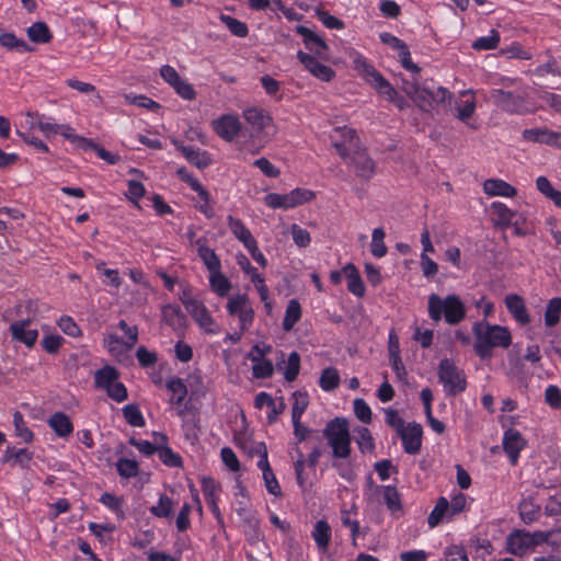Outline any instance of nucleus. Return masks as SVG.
<instances>
[{
  "label": "nucleus",
  "mask_w": 561,
  "mask_h": 561,
  "mask_svg": "<svg viewBox=\"0 0 561 561\" xmlns=\"http://www.w3.org/2000/svg\"><path fill=\"white\" fill-rule=\"evenodd\" d=\"M493 102L507 112H515L519 106L520 99L510 91L494 89L491 91Z\"/></svg>",
  "instance_id": "25"
},
{
  "label": "nucleus",
  "mask_w": 561,
  "mask_h": 561,
  "mask_svg": "<svg viewBox=\"0 0 561 561\" xmlns=\"http://www.w3.org/2000/svg\"><path fill=\"white\" fill-rule=\"evenodd\" d=\"M10 332L13 340L23 343L27 347H32L38 337V331L32 327L31 320L13 322L10 325Z\"/></svg>",
  "instance_id": "17"
},
{
  "label": "nucleus",
  "mask_w": 561,
  "mask_h": 561,
  "mask_svg": "<svg viewBox=\"0 0 561 561\" xmlns=\"http://www.w3.org/2000/svg\"><path fill=\"white\" fill-rule=\"evenodd\" d=\"M13 425L15 436L21 438L24 443H30L33 439V432L27 427L23 415L16 411L13 413Z\"/></svg>",
  "instance_id": "41"
},
{
  "label": "nucleus",
  "mask_w": 561,
  "mask_h": 561,
  "mask_svg": "<svg viewBox=\"0 0 561 561\" xmlns=\"http://www.w3.org/2000/svg\"><path fill=\"white\" fill-rule=\"evenodd\" d=\"M234 511L249 528H251L253 530L257 529L259 520H257L254 512L249 507L248 501L239 502L238 506L234 508Z\"/></svg>",
  "instance_id": "40"
},
{
  "label": "nucleus",
  "mask_w": 561,
  "mask_h": 561,
  "mask_svg": "<svg viewBox=\"0 0 561 561\" xmlns=\"http://www.w3.org/2000/svg\"><path fill=\"white\" fill-rule=\"evenodd\" d=\"M117 470L122 477H135L138 472V465L133 458H119L116 463Z\"/></svg>",
  "instance_id": "51"
},
{
  "label": "nucleus",
  "mask_w": 561,
  "mask_h": 561,
  "mask_svg": "<svg viewBox=\"0 0 561 561\" xmlns=\"http://www.w3.org/2000/svg\"><path fill=\"white\" fill-rule=\"evenodd\" d=\"M274 373V366L270 359L256 362L252 366V374L254 378L265 379L270 378Z\"/></svg>",
  "instance_id": "50"
},
{
  "label": "nucleus",
  "mask_w": 561,
  "mask_h": 561,
  "mask_svg": "<svg viewBox=\"0 0 561 561\" xmlns=\"http://www.w3.org/2000/svg\"><path fill=\"white\" fill-rule=\"evenodd\" d=\"M545 400L553 409L561 407V391L554 386L550 385L545 391Z\"/></svg>",
  "instance_id": "64"
},
{
  "label": "nucleus",
  "mask_w": 561,
  "mask_h": 561,
  "mask_svg": "<svg viewBox=\"0 0 561 561\" xmlns=\"http://www.w3.org/2000/svg\"><path fill=\"white\" fill-rule=\"evenodd\" d=\"M220 20L233 35L238 37H245L248 35L249 30L245 23L225 14L220 15Z\"/></svg>",
  "instance_id": "46"
},
{
  "label": "nucleus",
  "mask_w": 561,
  "mask_h": 561,
  "mask_svg": "<svg viewBox=\"0 0 561 561\" xmlns=\"http://www.w3.org/2000/svg\"><path fill=\"white\" fill-rule=\"evenodd\" d=\"M476 337L474 351L482 358H491L494 347L507 348L512 343V335L507 328L490 324L486 321L476 322L472 327Z\"/></svg>",
  "instance_id": "1"
},
{
  "label": "nucleus",
  "mask_w": 561,
  "mask_h": 561,
  "mask_svg": "<svg viewBox=\"0 0 561 561\" xmlns=\"http://www.w3.org/2000/svg\"><path fill=\"white\" fill-rule=\"evenodd\" d=\"M428 316L438 322L444 317L448 324H457L466 317V308L461 299L456 295H449L440 298L437 294L428 297Z\"/></svg>",
  "instance_id": "3"
},
{
  "label": "nucleus",
  "mask_w": 561,
  "mask_h": 561,
  "mask_svg": "<svg viewBox=\"0 0 561 561\" xmlns=\"http://www.w3.org/2000/svg\"><path fill=\"white\" fill-rule=\"evenodd\" d=\"M505 306L518 323L525 325L530 322V317L526 309L525 301L519 295H507L505 298Z\"/></svg>",
  "instance_id": "20"
},
{
  "label": "nucleus",
  "mask_w": 561,
  "mask_h": 561,
  "mask_svg": "<svg viewBox=\"0 0 561 561\" xmlns=\"http://www.w3.org/2000/svg\"><path fill=\"white\" fill-rule=\"evenodd\" d=\"M503 446L508 456H518L525 446V439L519 432L508 430L504 434Z\"/></svg>",
  "instance_id": "30"
},
{
  "label": "nucleus",
  "mask_w": 561,
  "mask_h": 561,
  "mask_svg": "<svg viewBox=\"0 0 561 561\" xmlns=\"http://www.w3.org/2000/svg\"><path fill=\"white\" fill-rule=\"evenodd\" d=\"M178 175L184 182H186L193 191H195L199 197H206V190L186 169L181 168L178 170Z\"/></svg>",
  "instance_id": "54"
},
{
  "label": "nucleus",
  "mask_w": 561,
  "mask_h": 561,
  "mask_svg": "<svg viewBox=\"0 0 561 561\" xmlns=\"http://www.w3.org/2000/svg\"><path fill=\"white\" fill-rule=\"evenodd\" d=\"M48 424L61 437L69 435L73 430L70 419L62 412L53 414L48 420Z\"/></svg>",
  "instance_id": "32"
},
{
  "label": "nucleus",
  "mask_w": 561,
  "mask_h": 561,
  "mask_svg": "<svg viewBox=\"0 0 561 561\" xmlns=\"http://www.w3.org/2000/svg\"><path fill=\"white\" fill-rule=\"evenodd\" d=\"M401 90L413 101L422 111L428 112L432 103H445L450 101L453 94L443 87L432 88L428 84L420 85L417 79L402 80Z\"/></svg>",
  "instance_id": "2"
},
{
  "label": "nucleus",
  "mask_w": 561,
  "mask_h": 561,
  "mask_svg": "<svg viewBox=\"0 0 561 561\" xmlns=\"http://www.w3.org/2000/svg\"><path fill=\"white\" fill-rule=\"evenodd\" d=\"M300 368V356L297 352H291L288 355L286 367L284 371L285 379L287 381H294L298 374Z\"/></svg>",
  "instance_id": "48"
},
{
  "label": "nucleus",
  "mask_w": 561,
  "mask_h": 561,
  "mask_svg": "<svg viewBox=\"0 0 561 561\" xmlns=\"http://www.w3.org/2000/svg\"><path fill=\"white\" fill-rule=\"evenodd\" d=\"M291 236L296 245L300 248H306L311 242V237L308 230L301 228L300 226L294 224L291 226Z\"/></svg>",
  "instance_id": "57"
},
{
  "label": "nucleus",
  "mask_w": 561,
  "mask_h": 561,
  "mask_svg": "<svg viewBox=\"0 0 561 561\" xmlns=\"http://www.w3.org/2000/svg\"><path fill=\"white\" fill-rule=\"evenodd\" d=\"M343 274L347 280V289L358 298L365 295V285L356 266L348 263L343 267Z\"/></svg>",
  "instance_id": "24"
},
{
  "label": "nucleus",
  "mask_w": 561,
  "mask_h": 561,
  "mask_svg": "<svg viewBox=\"0 0 561 561\" xmlns=\"http://www.w3.org/2000/svg\"><path fill=\"white\" fill-rule=\"evenodd\" d=\"M151 444L154 445V453L159 456H175L167 446V436L162 433H153Z\"/></svg>",
  "instance_id": "58"
},
{
  "label": "nucleus",
  "mask_w": 561,
  "mask_h": 561,
  "mask_svg": "<svg viewBox=\"0 0 561 561\" xmlns=\"http://www.w3.org/2000/svg\"><path fill=\"white\" fill-rule=\"evenodd\" d=\"M484 194L488 196L515 197L517 190L502 179H488L482 185Z\"/></svg>",
  "instance_id": "19"
},
{
  "label": "nucleus",
  "mask_w": 561,
  "mask_h": 561,
  "mask_svg": "<svg viewBox=\"0 0 561 561\" xmlns=\"http://www.w3.org/2000/svg\"><path fill=\"white\" fill-rule=\"evenodd\" d=\"M104 345L113 356L123 355L131 350L130 347L126 346L125 341L114 334L107 335V337L104 340Z\"/></svg>",
  "instance_id": "47"
},
{
  "label": "nucleus",
  "mask_w": 561,
  "mask_h": 561,
  "mask_svg": "<svg viewBox=\"0 0 561 561\" xmlns=\"http://www.w3.org/2000/svg\"><path fill=\"white\" fill-rule=\"evenodd\" d=\"M385 231L381 228H375L371 234L370 251L376 257H382L387 253V247L383 242Z\"/></svg>",
  "instance_id": "44"
},
{
  "label": "nucleus",
  "mask_w": 561,
  "mask_h": 561,
  "mask_svg": "<svg viewBox=\"0 0 561 561\" xmlns=\"http://www.w3.org/2000/svg\"><path fill=\"white\" fill-rule=\"evenodd\" d=\"M58 327L65 334L69 336L76 337L81 334V330L78 324L73 321L72 318L68 316H64L59 319Z\"/></svg>",
  "instance_id": "59"
},
{
  "label": "nucleus",
  "mask_w": 561,
  "mask_h": 561,
  "mask_svg": "<svg viewBox=\"0 0 561 561\" xmlns=\"http://www.w3.org/2000/svg\"><path fill=\"white\" fill-rule=\"evenodd\" d=\"M227 310L229 314L238 317L241 333L250 329L254 319V310L245 295L229 297Z\"/></svg>",
  "instance_id": "8"
},
{
  "label": "nucleus",
  "mask_w": 561,
  "mask_h": 561,
  "mask_svg": "<svg viewBox=\"0 0 561 561\" xmlns=\"http://www.w3.org/2000/svg\"><path fill=\"white\" fill-rule=\"evenodd\" d=\"M172 501L167 496H160L157 505L150 508V512L157 517H168L172 511Z\"/></svg>",
  "instance_id": "61"
},
{
  "label": "nucleus",
  "mask_w": 561,
  "mask_h": 561,
  "mask_svg": "<svg viewBox=\"0 0 561 561\" xmlns=\"http://www.w3.org/2000/svg\"><path fill=\"white\" fill-rule=\"evenodd\" d=\"M330 139L337 154L343 160H346L351 154V151L356 149L358 146V139L355 130L346 126L334 128L330 135Z\"/></svg>",
  "instance_id": "9"
},
{
  "label": "nucleus",
  "mask_w": 561,
  "mask_h": 561,
  "mask_svg": "<svg viewBox=\"0 0 561 561\" xmlns=\"http://www.w3.org/2000/svg\"><path fill=\"white\" fill-rule=\"evenodd\" d=\"M405 453L415 454L419 451L422 442V426L417 423L405 424L398 433Z\"/></svg>",
  "instance_id": "16"
},
{
  "label": "nucleus",
  "mask_w": 561,
  "mask_h": 561,
  "mask_svg": "<svg viewBox=\"0 0 561 561\" xmlns=\"http://www.w3.org/2000/svg\"><path fill=\"white\" fill-rule=\"evenodd\" d=\"M296 32L302 37L304 45L309 50L308 54L324 61L330 59L329 46L321 36L304 25H297Z\"/></svg>",
  "instance_id": "10"
},
{
  "label": "nucleus",
  "mask_w": 561,
  "mask_h": 561,
  "mask_svg": "<svg viewBox=\"0 0 561 561\" xmlns=\"http://www.w3.org/2000/svg\"><path fill=\"white\" fill-rule=\"evenodd\" d=\"M243 118L252 129V137H261L264 130L273 124V118L259 107L245 108Z\"/></svg>",
  "instance_id": "15"
},
{
  "label": "nucleus",
  "mask_w": 561,
  "mask_h": 561,
  "mask_svg": "<svg viewBox=\"0 0 561 561\" xmlns=\"http://www.w3.org/2000/svg\"><path fill=\"white\" fill-rule=\"evenodd\" d=\"M314 193L307 188H295L287 193V202L289 208H294L301 204L308 203L314 198Z\"/></svg>",
  "instance_id": "39"
},
{
  "label": "nucleus",
  "mask_w": 561,
  "mask_h": 561,
  "mask_svg": "<svg viewBox=\"0 0 561 561\" xmlns=\"http://www.w3.org/2000/svg\"><path fill=\"white\" fill-rule=\"evenodd\" d=\"M324 436L334 456H348L351 453L350 424L346 419L335 417L324 428Z\"/></svg>",
  "instance_id": "6"
},
{
  "label": "nucleus",
  "mask_w": 561,
  "mask_h": 561,
  "mask_svg": "<svg viewBox=\"0 0 561 561\" xmlns=\"http://www.w3.org/2000/svg\"><path fill=\"white\" fill-rule=\"evenodd\" d=\"M354 412L358 420L363 423H370L371 410L364 399L357 398L353 402Z\"/></svg>",
  "instance_id": "56"
},
{
  "label": "nucleus",
  "mask_w": 561,
  "mask_h": 561,
  "mask_svg": "<svg viewBox=\"0 0 561 561\" xmlns=\"http://www.w3.org/2000/svg\"><path fill=\"white\" fill-rule=\"evenodd\" d=\"M311 537L318 550L322 553L327 552L331 542V526L323 519L318 520L311 531Z\"/></svg>",
  "instance_id": "22"
},
{
  "label": "nucleus",
  "mask_w": 561,
  "mask_h": 561,
  "mask_svg": "<svg viewBox=\"0 0 561 561\" xmlns=\"http://www.w3.org/2000/svg\"><path fill=\"white\" fill-rule=\"evenodd\" d=\"M0 45L9 50H31L28 45L23 39L18 38L13 33H2L0 35Z\"/></svg>",
  "instance_id": "42"
},
{
  "label": "nucleus",
  "mask_w": 561,
  "mask_h": 561,
  "mask_svg": "<svg viewBox=\"0 0 561 561\" xmlns=\"http://www.w3.org/2000/svg\"><path fill=\"white\" fill-rule=\"evenodd\" d=\"M561 298L554 297L549 300L545 311V323L547 327H554L560 320Z\"/></svg>",
  "instance_id": "38"
},
{
  "label": "nucleus",
  "mask_w": 561,
  "mask_h": 561,
  "mask_svg": "<svg viewBox=\"0 0 561 561\" xmlns=\"http://www.w3.org/2000/svg\"><path fill=\"white\" fill-rule=\"evenodd\" d=\"M136 357L139 362V365L142 367L153 366L158 360L157 353L149 351L145 346L138 347L136 352Z\"/></svg>",
  "instance_id": "60"
},
{
  "label": "nucleus",
  "mask_w": 561,
  "mask_h": 561,
  "mask_svg": "<svg viewBox=\"0 0 561 561\" xmlns=\"http://www.w3.org/2000/svg\"><path fill=\"white\" fill-rule=\"evenodd\" d=\"M215 133L226 141H232L241 130V122L234 114H225L211 122Z\"/></svg>",
  "instance_id": "13"
},
{
  "label": "nucleus",
  "mask_w": 561,
  "mask_h": 561,
  "mask_svg": "<svg viewBox=\"0 0 561 561\" xmlns=\"http://www.w3.org/2000/svg\"><path fill=\"white\" fill-rule=\"evenodd\" d=\"M500 43V33L495 30H491L490 34L477 38L472 43V48L476 50H491L495 49Z\"/></svg>",
  "instance_id": "43"
},
{
  "label": "nucleus",
  "mask_w": 561,
  "mask_h": 561,
  "mask_svg": "<svg viewBox=\"0 0 561 561\" xmlns=\"http://www.w3.org/2000/svg\"><path fill=\"white\" fill-rule=\"evenodd\" d=\"M227 222L232 234L244 245V248L255 241L254 237L241 219L229 215L227 217Z\"/></svg>",
  "instance_id": "28"
},
{
  "label": "nucleus",
  "mask_w": 561,
  "mask_h": 561,
  "mask_svg": "<svg viewBox=\"0 0 561 561\" xmlns=\"http://www.w3.org/2000/svg\"><path fill=\"white\" fill-rule=\"evenodd\" d=\"M439 382L446 396L453 397L463 392L467 388V378L462 369L448 358L440 360L437 369Z\"/></svg>",
  "instance_id": "5"
},
{
  "label": "nucleus",
  "mask_w": 561,
  "mask_h": 561,
  "mask_svg": "<svg viewBox=\"0 0 561 561\" xmlns=\"http://www.w3.org/2000/svg\"><path fill=\"white\" fill-rule=\"evenodd\" d=\"M197 254L207 267L208 272H216L217 270H221V263L217 254L213 249L207 245V240L205 238H199L195 241Z\"/></svg>",
  "instance_id": "21"
},
{
  "label": "nucleus",
  "mask_w": 561,
  "mask_h": 561,
  "mask_svg": "<svg viewBox=\"0 0 561 561\" xmlns=\"http://www.w3.org/2000/svg\"><path fill=\"white\" fill-rule=\"evenodd\" d=\"M125 420L133 426H142L144 417L139 408L135 404H127L123 408Z\"/></svg>",
  "instance_id": "52"
},
{
  "label": "nucleus",
  "mask_w": 561,
  "mask_h": 561,
  "mask_svg": "<svg viewBox=\"0 0 561 561\" xmlns=\"http://www.w3.org/2000/svg\"><path fill=\"white\" fill-rule=\"evenodd\" d=\"M64 339L57 334H48L45 335L42 340L43 348L49 354H56L59 351V347Z\"/></svg>",
  "instance_id": "63"
},
{
  "label": "nucleus",
  "mask_w": 561,
  "mask_h": 561,
  "mask_svg": "<svg viewBox=\"0 0 561 561\" xmlns=\"http://www.w3.org/2000/svg\"><path fill=\"white\" fill-rule=\"evenodd\" d=\"M553 533L516 530L507 537L506 548L513 554L523 556L536 546L549 541Z\"/></svg>",
  "instance_id": "7"
},
{
  "label": "nucleus",
  "mask_w": 561,
  "mask_h": 561,
  "mask_svg": "<svg viewBox=\"0 0 561 561\" xmlns=\"http://www.w3.org/2000/svg\"><path fill=\"white\" fill-rule=\"evenodd\" d=\"M178 149L190 163L197 167L198 169H206L213 162L210 154L207 151L182 145L178 146Z\"/></svg>",
  "instance_id": "23"
},
{
  "label": "nucleus",
  "mask_w": 561,
  "mask_h": 561,
  "mask_svg": "<svg viewBox=\"0 0 561 561\" xmlns=\"http://www.w3.org/2000/svg\"><path fill=\"white\" fill-rule=\"evenodd\" d=\"M209 285L210 288L220 297L226 296L231 288L230 282L221 273V270L209 273Z\"/></svg>",
  "instance_id": "33"
},
{
  "label": "nucleus",
  "mask_w": 561,
  "mask_h": 561,
  "mask_svg": "<svg viewBox=\"0 0 561 561\" xmlns=\"http://www.w3.org/2000/svg\"><path fill=\"white\" fill-rule=\"evenodd\" d=\"M167 388L172 393L171 401L176 404H181L187 393V389L183 380L180 378H172L168 381Z\"/></svg>",
  "instance_id": "45"
},
{
  "label": "nucleus",
  "mask_w": 561,
  "mask_h": 561,
  "mask_svg": "<svg viewBox=\"0 0 561 561\" xmlns=\"http://www.w3.org/2000/svg\"><path fill=\"white\" fill-rule=\"evenodd\" d=\"M119 379V373L112 366H104L94 374L95 387L107 390L112 385L117 382Z\"/></svg>",
  "instance_id": "29"
},
{
  "label": "nucleus",
  "mask_w": 561,
  "mask_h": 561,
  "mask_svg": "<svg viewBox=\"0 0 561 561\" xmlns=\"http://www.w3.org/2000/svg\"><path fill=\"white\" fill-rule=\"evenodd\" d=\"M188 314L198 325V328L206 334L216 335L220 333V325L210 314V311L203 301L192 306Z\"/></svg>",
  "instance_id": "12"
},
{
  "label": "nucleus",
  "mask_w": 561,
  "mask_h": 561,
  "mask_svg": "<svg viewBox=\"0 0 561 561\" xmlns=\"http://www.w3.org/2000/svg\"><path fill=\"white\" fill-rule=\"evenodd\" d=\"M382 496L390 511L396 512L401 508L399 493L396 488L391 485L385 486Z\"/></svg>",
  "instance_id": "55"
},
{
  "label": "nucleus",
  "mask_w": 561,
  "mask_h": 561,
  "mask_svg": "<svg viewBox=\"0 0 561 561\" xmlns=\"http://www.w3.org/2000/svg\"><path fill=\"white\" fill-rule=\"evenodd\" d=\"M265 204L273 208H284L288 209V202H287V194H277V193H270L264 197Z\"/></svg>",
  "instance_id": "62"
},
{
  "label": "nucleus",
  "mask_w": 561,
  "mask_h": 561,
  "mask_svg": "<svg viewBox=\"0 0 561 561\" xmlns=\"http://www.w3.org/2000/svg\"><path fill=\"white\" fill-rule=\"evenodd\" d=\"M27 36L35 43H48L51 39V33L44 22H36L27 28Z\"/></svg>",
  "instance_id": "35"
},
{
  "label": "nucleus",
  "mask_w": 561,
  "mask_h": 561,
  "mask_svg": "<svg viewBox=\"0 0 561 561\" xmlns=\"http://www.w3.org/2000/svg\"><path fill=\"white\" fill-rule=\"evenodd\" d=\"M462 94H472L469 100L460 102L456 106V110H457L456 117L458 119L465 122L474 114L477 105H476L474 94L471 90L463 91Z\"/></svg>",
  "instance_id": "37"
},
{
  "label": "nucleus",
  "mask_w": 561,
  "mask_h": 561,
  "mask_svg": "<svg viewBox=\"0 0 561 561\" xmlns=\"http://www.w3.org/2000/svg\"><path fill=\"white\" fill-rule=\"evenodd\" d=\"M355 440L362 454H370L374 450V439L368 428L358 427L354 430Z\"/></svg>",
  "instance_id": "36"
},
{
  "label": "nucleus",
  "mask_w": 561,
  "mask_h": 561,
  "mask_svg": "<svg viewBox=\"0 0 561 561\" xmlns=\"http://www.w3.org/2000/svg\"><path fill=\"white\" fill-rule=\"evenodd\" d=\"M490 210L493 216V222L495 226L506 228L512 225V221L516 213L510 209L502 202H493L490 205Z\"/></svg>",
  "instance_id": "26"
},
{
  "label": "nucleus",
  "mask_w": 561,
  "mask_h": 561,
  "mask_svg": "<svg viewBox=\"0 0 561 561\" xmlns=\"http://www.w3.org/2000/svg\"><path fill=\"white\" fill-rule=\"evenodd\" d=\"M301 313L302 311L299 301L297 299H290L286 307L285 317L283 320L284 331H291L295 324L300 320Z\"/></svg>",
  "instance_id": "31"
},
{
  "label": "nucleus",
  "mask_w": 561,
  "mask_h": 561,
  "mask_svg": "<svg viewBox=\"0 0 561 561\" xmlns=\"http://www.w3.org/2000/svg\"><path fill=\"white\" fill-rule=\"evenodd\" d=\"M346 160H348V163L353 167L357 176L368 180L375 174V162L366 151L358 146L351 151Z\"/></svg>",
  "instance_id": "14"
},
{
  "label": "nucleus",
  "mask_w": 561,
  "mask_h": 561,
  "mask_svg": "<svg viewBox=\"0 0 561 561\" xmlns=\"http://www.w3.org/2000/svg\"><path fill=\"white\" fill-rule=\"evenodd\" d=\"M353 64L354 68L362 75V77L387 101H391L396 96L398 91L375 69L373 65L367 61L365 57L359 54H355L353 57Z\"/></svg>",
  "instance_id": "4"
},
{
  "label": "nucleus",
  "mask_w": 561,
  "mask_h": 561,
  "mask_svg": "<svg viewBox=\"0 0 561 561\" xmlns=\"http://www.w3.org/2000/svg\"><path fill=\"white\" fill-rule=\"evenodd\" d=\"M456 514L451 511L449 500L445 496H440L427 517V524L430 528H435L444 522L453 520Z\"/></svg>",
  "instance_id": "18"
},
{
  "label": "nucleus",
  "mask_w": 561,
  "mask_h": 561,
  "mask_svg": "<svg viewBox=\"0 0 561 561\" xmlns=\"http://www.w3.org/2000/svg\"><path fill=\"white\" fill-rule=\"evenodd\" d=\"M242 453L248 456H267V448L263 442H256L251 438H247L241 444Z\"/></svg>",
  "instance_id": "49"
},
{
  "label": "nucleus",
  "mask_w": 561,
  "mask_h": 561,
  "mask_svg": "<svg viewBox=\"0 0 561 561\" xmlns=\"http://www.w3.org/2000/svg\"><path fill=\"white\" fill-rule=\"evenodd\" d=\"M100 502L104 506L108 507L111 511L116 513L118 516H121V517L124 516V513L122 510V507H123V499L122 497H117L112 493H103L100 497Z\"/></svg>",
  "instance_id": "53"
},
{
  "label": "nucleus",
  "mask_w": 561,
  "mask_h": 561,
  "mask_svg": "<svg viewBox=\"0 0 561 561\" xmlns=\"http://www.w3.org/2000/svg\"><path fill=\"white\" fill-rule=\"evenodd\" d=\"M340 381L341 379L337 369L334 367H328L321 373L319 386L324 391H332L339 387Z\"/></svg>",
  "instance_id": "34"
},
{
  "label": "nucleus",
  "mask_w": 561,
  "mask_h": 561,
  "mask_svg": "<svg viewBox=\"0 0 561 561\" xmlns=\"http://www.w3.org/2000/svg\"><path fill=\"white\" fill-rule=\"evenodd\" d=\"M297 58L302 64L304 68L314 78L323 82H330L334 79L335 71L331 67L325 66L322 62L323 60L316 58V56L299 50L297 53Z\"/></svg>",
  "instance_id": "11"
},
{
  "label": "nucleus",
  "mask_w": 561,
  "mask_h": 561,
  "mask_svg": "<svg viewBox=\"0 0 561 561\" xmlns=\"http://www.w3.org/2000/svg\"><path fill=\"white\" fill-rule=\"evenodd\" d=\"M257 467L262 470V476L264 480V485L267 490V492L274 496H280L282 495V489L280 485L267 461V458H262L257 462Z\"/></svg>",
  "instance_id": "27"
}]
</instances>
